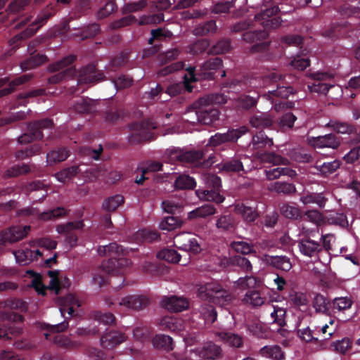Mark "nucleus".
Segmentation results:
<instances>
[{
  "instance_id": "nucleus-46",
  "label": "nucleus",
  "mask_w": 360,
  "mask_h": 360,
  "mask_svg": "<svg viewBox=\"0 0 360 360\" xmlns=\"http://www.w3.org/2000/svg\"><path fill=\"white\" fill-rule=\"evenodd\" d=\"M257 279L254 276H245L238 278L235 282V286L242 290L254 288L258 285Z\"/></svg>"
},
{
  "instance_id": "nucleus-49",
  "label": "nucleus",
  "mask_w": 360,
  "mask_h": 360,
  "mask_svg": "<svg viewBox=\"0 0 360 360\" xmlns=\"http://www.w3.org/2000/svg\"><path fill=\"white\" fill-rule=\"evenodd\" d=\"M272 122L271 117L265 113L254 115L250 121V124L256 128L268 127L271 124Z\"/></svg>"
},
{
  "instance_id": "nucleus-12",
  "label": "nucleus",
  "mask_w": 360,
  "mask_h": 360,
  "mask_svg": "<svg viewBox=\"0 0 360 360\" xmlns=\"http://www.w3.org/2000/svg\"><path fill=\"white\" fill-rule=\"evenodd\" d=\"M195 68H189L187 69V73L184 76V82L182 83H177L170 85L166 94L169 96H174L182 93L184 91L188 92L192 91L193 86L190 84L191 82L196 81V77L194 74Z\"/></svg>"
},
{
  "instance_id": "nucleus-15",
  "label": "nucleus",
  "mask_w": 360,
  "mask_h": 360,
  "mask_svg": "<svg viewBox=\"0 0 360 360\" xmlns=\"http://www.w3.org/2000/svg\"><path fill=\"white\" fill-rule=\"evenodd\" d=\"M278 11V8L277 6L266 9L263 13L256 15L255 17V20L259 22L265 30L276 28L281 24V20L279 18H271V16L276 14Z\"/></svg>"
},
{
  "instance_id": "nucleus-31",
  "label": "nucleus",
  "mask_w": 360,
  "mask_h": 360,
  "mask_svg": "<svg viewBox=\"0 0 360 360\" xmlns=\"http://www.w3.org/2000/svg\"><path fill=\"white\" fill-rule=\"evenodd\" d=\"M234 210L237 214H240L244 220L248 222L253 221L257 217V213L255 207L241 203L236 204Z\"/></svg>"
},
{
  "instance_id": "nucleus-32",
  "label": "nucleus",
  "mask_w": 360,
  "mask_h": 360,
  "mask_svg": "<svg viewBox=\"0 0 360 360\" xmlns=\"http://www.w3.org/2000/svg\"><path fill=\"white\" fill-rule=\"evenodd\" d=\"M221 66V60L219 58H214L205 63L200 68V76L203 79H210L213 77L212 70Z\"/></svg>"
},
{
  "instance_id": "nucleus-16",
  "label": "nucleus",
  "mask_w": 360,
  "mask_h": 360,
  "mask_svg": "<svg viewBox=\"0 0 360 360\" xmlns=\"http://www.w3.org/2000/svg\"><path fill=\"white\" fill-rule=\"evenodd\" d=\"M308 143L310 146L314 148H331L333 149L337 148L340 144V140L332 134L317 137H309Z\"/></svg>"
},
{
  "instance_id": "nucleus-18",
  "label": "nucleus",
  "mask_w": 360,
  "mask_h": 360,
  "mask_svg": "<svg viewBox=\"0 0 360 360\" xmlns=\"http://www.w3.org/2000/svg\"><path fill=\"white\" fill-rule=\"evenodd\" d=\"M155 128L156 124L152 121L135 124L132 127V136L139 141L148 140L151 138L150 131Z\"/></svg>"
},
{
  "instance_id": "nucleus-29",
  "label": "nucleus",
  "mask_w": 360,
  "mask_h": 360,
  "mask_svg": "<svg viewBox=\"0 0 360 360\" xmlns=\"http://www.w3.org/2000/svg\"><path fill=\"white\" fill-rule=\"evenodd\" d=\"M216 212L215 208L210 205H205L191 211L188 213V219L190 220H197L206 218L213 215Z\"/></svg>"
},
{
  "instance_id": "nucleus-11",
  "label": "nucleus",
  "mask_w": 360,
  "mask_h": 360,
  "mask_svg": "<svg viewBox=\"0 0 360 360\" xmlns=\"http://www.w3.org/2000/svg\"><path fill=\"white\" fill-rule=\"evenodd\" d=\"M51 126L52 122L48 119L30 124L28 127V132L20 136L18 141L20 143H27L34 139H41L42 137L41 130L51 127Z\"/></svg>"
},
{
  "instance_id": "nucleus-35",
  "label": "nucleus",
  "mask_w": 360,
  "mask_h": 360,
  "mask_svg": "<svg viewBox=\"0 0 360 360\" xmlns=\"http://www.w3.org/2000/svg\"><path fill=\"white\" fill-rule=\"evenodd\" d=\"M282 78L283 76L281 75L273 72L265 75L261 81H259L258 84H255L257 82L256 79H253L251 84H254V86L257 88H265L269 86L271 84H277Z\"/></svg>"
},
{
  "instance_id": "nucleus-36",
  "label": "nucleus",
  "mask_w": 360,
  "mask_h": 360,
  "mask_svg": "<svg viewBox=\"0 0 360 360\" xmlns=\"http://www.w3.org/2000/svg\"><path fill=\"white\" fill-rule=\"evenodd\" d=\"M182 226V221L176 217L169 216L163 218L158 227L162 231H171Z\"/></svg>"
},
{
  "instance_id": "nucleus-13",
  "label": "nucleus",
  "mask_w": 360,
  "mask_h": 360,
  "mask_svg": "<svg viewBox=\"0 0 360 360\" xmlns=\"http://www.w3.org/2000/svg\"><path fill=\"white\" fill-rule=\"evenodd\" d=\"M30 231V226H16L0 233V243H14L25 238Z\"/></svg>"
},
{
  "instance_id": "nucleus-41",
  "label": "nucleus",
  "mask_w": 360,
  "mask_h": 360,
  "mask_svg": "<svg viewBox=\"0 0 360 360\" xmlns=\"http://www.w3.org/2000/svg\"><path fill=\"white\" fill-rule=\"evenodd\" d=\"M124 202V198L120 195H115L105 199L102 205L104 210L108 212H113Z\"/></svg>"
},
{
  "instance_id": "nucleus-44",
  "label": "nucleus",
  "mask_w": 360,
  "mask_h": 360,
  "mask_svg": "<svg viewBox=\"0 0 360 360\" xmlns=\"http://www.w3.org/2000/svg\"><path fill=\"white\" fill-rule=\"evenodd\" d=\"M301 202L304 205L316 204L323 207L326 202L325 197L321 193H311L301 197Z\"/></svg>"
},
{
  "instance_id": "nucleus-52",
  "label": "nucleus",
  "mask_w": 360,
  "mask_h": 360,
  "mask_svg": "<svg viewBox=\"0 0 360 360\" xmlns=\"http://www.w3.org/2000/svg\"><path fill=\"white\" fill-rule=\"evenodd\" d=\"M195 186V181L194 179L188 175H180L175 181V187L178 189H190Z\"/></svg>"
},
{
  "instance_id": "nucleus-56",
  "label": "nucleus",
  "mask_w": 360,
  "mask_h": 360,
  "mask_svg": "<svg viewBox=\"0 0 360 360\" xmlns=\"http://www.w3.org/2000/svg\"><path fill=\"white\" fill-rule=\"evenodd\" d=\"M277 89L268 91V94H265L269 98L271 96H278L281 98H287L290 94L293 93L292 89L290 86H280L276 84Z\"/></svg>"
},
{
  "instance_id": "nucleus-34",
  "label": "nucleus",
  "mask_w": 360,
  "mask_h": 360,
  "mask_svg": "<svg viewBox=\"0 0 360 360\" xmlns=\"http://www.w3.org/2000/svg\"><path fill=\"white\" fill-rule=\"evenodd\" d=\"M256 156L262 162L270 163L274 165H286L288 164V160L286 158H282L281 155L274 153H257Z\"/></svg>"
},
{
  "instance_id": "nucleus-43",
  "label": "nucleus",
  "mask_w": 360,
  "mask_h": 360,
  "mask_svg": "<svg viewBox=\"0 0 360 360\" xmlns=\"http://www.w3.org/2000/svg\"><path fill=\"white\" fill-rule=\"evenodd\" d=\"M269 190L276 193L290 194L295 191L293 184L285 182H274L269 186Z\"/></svg>"
},
{
  "instance_id": "nucleus-42",
  "label": "nucleus",
  "mask_w": 360,
  "mask_h": 360,
  "mask_svg": "<svg viewBox=\"0 0 360 360\" xmlns=\"http://www.w3.org/2000/svg\"><path fill=\"white\" fill-rule=\"evenodd\" d=\"M326 224L339 226L342 228H347L349 222L345 214L343 213H332L326 217Z\"/></svg>"
},
{
  "instance_id": "nucleus-19",
  "label": "nucleus",
  "mask_w": 360,
  "mask_h": 360,
  "mask_svg": "<svg viewBox=\"0 0 360 360\" xmlns=\"http://www.w3.org/2000/svg\"><path fill=\"white\" fill-rule=\"evenodd\" d=\"M162 307L171 311H181L188 307V300L183 297H165L162 300Z\"/></svg>"
},
{
  "instance_id": "nucleus-57",
  "label": "nucleus",
  "mask_w": 360,
  "mask_h": 360,
  "mask_svg": "<svg viewBox=\"0 0 360 360\" xmlns=\"http://www.w3.org/2000/svg\"><path fill=\"white\" fill-rule=\"evenodd\" d=\"M280 210L281 214L288 219H296L301 217V212L299 208L293 205L288 204L283 205Z\"/></svg>"
},
{
  "instance_id": "nucleus-1",
  "label": "nucleus",
  "mask_w": 360,
  "mask_h": 360,
  "mask_svg": "<svg viewBox=\"0 0 360 360\" xmlns=\"http://www.w3.org/2000/svg\"><path fill=\"white\" fill-rule=\"evenodd\" d=\"M97 251L100 255H108L110 258L103 262L100 268L92 273V283L101 287L107 283L105 275L109 274L111 275L110 283L115 288H122L125 281L124 269L131 264V261L125 257L128 251L115 243L99 246Z\"/></svg>"
},
{
  "instance_id": "nucleus-50",
  "label": "nucleus",
  "mask_w": 360,
  "mask_h": 360,
  "mask_svg": "<svg viewBox=\"0 0 360 360\" xmlns=\"http://www.w3.org/2000/svg\"><path fill=\"white\" fill-rule=\"evenodd\" d=\"M199 311L206 323H212L217 319V312L212 305L203 304Z\"/></svg>"
},
{
  "instance_id": "nucleus-39",
  "label": "nucleus",
  "mask_w": 360,
  "mask_h": 360,
  "mask_svg": "<svg viewBox=\"0 0 360 360\" xmlns=\"http://www.w3.org/2000/svg\"><path fill=\"white\" fill-rule=\"evenodd\" d=\"M218 169L221 172H238L243 170V163L238 160H230L218 165Z\"/></svg>"
},
{
  "instance_id": "nucleus-8",
  "label": "nucleus",
  "mask_w": 360,
  "mask_h": 360,
  "mask_svg": "<svg viewBox=\"0 0 360 360\" xmlns=\"http://www.w3.org/2000/svg\"><path fill=\"white\" fill-rule=\"evenodd\" d=\"M175 245L181 250L196 254L201 250L197 237L191 233L183 232L174 237Z\"/></svg>"
},
{
  "instance_id": "nucleus-25",
  "label": "nucleus",
  "mask_w": 360,
  "mask_h": 360,
  "mask_svg": "<svg viewBox=\"0 0 360 360\" xmlns=\"http://www.w3.org/2000/svg\"><path fill=\"white\" fill-rule=\"evenodd\" d=\"M96 101L88 98L76 97L72 101L74 110L79 113L94 112L96 110Z\"/></svg>"
},
{
  "instance_id": "nucleus-27",
  "label": "nucleus",
  "mask_w": 360,
  "mask_h": 360,
  "mask_svg": "<svg viewBox=\"0 0 360 360\" xmlns=\"http://www.w3.org/2000/svg\"><path fill=\"white\" fill-rule=\"evenodd\" d=\"M269 310L270 311V317L271 323H277L279 326H283L285 325V309L283 307H280L277 304L267 305Z\"/></svg>"
},
{
  "instance_id": "nucleus-2",
  "label": "nucleus",
  "mask_w": 360,
  "mask_h": 360,
  "mask_svg": "<svg viewBox=\"0 0 360 360\" xmlns=\"http://www.w3.org/2000/svg\"><path fill=\"white\" fill-rule=\"evenodd\" d=\"M75 60V56H69L65 57L62 60L58 61L49 67L51 72H59L49 79V83L56 84L65 77L77 75V83L81 84H91L102 81L104 78L103 73L97 72L93 65H89L76 74V70L72 68L71 64Z\"/></svg>"
},
{
  "instance_id": "nucleus-7",
  "label": "nucleus",
  "mask_w": 360,
  "mask_h": 360,
  "mask_svg": "<svg viewBox=\"0 0 360 360\" xmlns=\"http://www.w3.org/2000/svg\"><path fill=\"white\" fill-rule=\"evenodd\" d=\"M205 181L210 190H197L196 194L198 198L203 200L213 201L217 203H221L224 198L219 193L221 187V179L219 176L214 174H205Z\"/></svg>"
},
{
  "instance_id": "nucleus-58",
  "label": "nucleus",
  "mask_w": 360,
  "mask_h": 360,
  "mask_svg": "<svg viewBox=\"0 0 360 360\" xmlns=\"http://www.w3.org/2000/svg\"><path fill=\"white\" fill-rule=\"evenodd\" d=\"M77 172V167H71L61 170L60 172L56 173L55 176L58 181L65 183L75 176Z\"/></svg>"
},
{
  "instance_id": "nucleus-59",
  "label": "nucleus",
  "mask_w": 360,
  "mask_h": 360,
  "mask_svg": "<svg viewBox=\"0 0 360 360\" xmlns=\"http://www.w3.org/2000/svg\"><path fill=\"white\" fill-rule=\"evenodd\" d=\"M34 243V245L37 248L41 250L44 253L45 251H49L55 249L57 246V243L55 240H51L50 238H44L37 240L31 241Z\"/></svg>"
},
{
  "instance_id": "nucleus-17",
  "label": "nucleus",
  "mask_w": 360,
  "mask_h": 360,
  "mask_svg": "<svg viewBox=\"0 0 360 360\" xmlns=\"http://www.w3.org/2000/svg\"><path fill=\"white\" fill-rule=\"evenodd\" d=\"M127 339L124 333L117 330L105 332L101 338V345L106 349H112L124 342Z\"/></svg>"
},
{
  "instance_id": "nucleus-40",
  "label": "nucleus",
  "mask_w": 360,
  "mask_h": 360,
  "mask_svg": "<svg viewBox=\"0 0 360 360\" xmlns=\"http://www.w3.org/2000/svg\"><path fill=\"white\" fill-rule=\"evenodd\" d=\"M153 345L156 348L163 349L167 351L173 349L172 338L165 335H156L153 339Z\"/></svg>"
},
{
  "instance_id": "nucleus-53",
  "label": "nucleus",
  "mask_w": 360,
  "mask_h": 360,
  "mask_svg": "<svg viewBox=\"0 0 360 360\" xmlns=\"http://www.w3.org/2000/svg\"><path fill=\"white\" fill-rule=\"evenodd\" d=\"M27 274L30 275L31 278V285L35 289L39 295H44L46 290L48 288L42 283L41 276L37 274L32 271H28Z\"/></svg>"
},
{
  "instance_id": "nucleus-37",
  "label": "nucleus",
  "mask_w": 360,
  "mask_h": 360,
  "mask_svg": "<svg viewBox=\"0 0 360 360\" xmlns=\"http://www.w3.org/2000/svg\"><path fill=\"white\" fill-rule=\"evenodd\" d=\"M243 302L252 307H259L264 304L265 297L258 290L248 291L243 297Z\"/></svg>"
},
{
  "instance_id": "nucleus-26",
  "label": "nucleus",
  "mask_w": 360,
  "mask_h": 360,
  "mask_svg": "<svg viewBox=\"0 0 360 360\" xmlns=\"http://www.w3.org/2000/svg\"><path fill=\"white\" fill-rule=\"evenodd\" d=\"M163 329H167L174 332H180L185 329L184 321L176 316H165L160 322Z\"/></svg>"
},
{
  "instance_id": "nucleus-62",
  "label": "nucleus",
  "mask_w": 360,
  "mask_h": 360,
  "mask_svg": "<svg viewBox=\"0 0 360 360\" xmlns=\"http://www.w3.org/2000/svg\"><path fill=\"white\" fill-rule=\"evenodd\" d=\"M352 304V301L349 297H340L333 300V309L339 311H345L349 309Z\"/></svg>"
},
{
  "instance_id": "nucleus-48",
  "label": "nucleus",
  "mask_w": 360,
  "mask_h": 360,
  "mask_svg": "<svg viewBox=\"0 0 360 360\" xmlns=\"http://www.w3.org/2000/svg\"><path fill=\"white\" fill-rule=\"evenodd\" d=\"M326 127L340 134H350L353 130L351 125L337 120H330Z\"/></svg>"
},
{
  "instance_id": "nucleus-4",
  "label": "nucleus",
  "mask_w": 360,
  "mask_h": 360,
  "mask_svg": "<svg viewBox=\"0 0 360 360\" xmlns=\"http://www.w3.org/2000/svg\"><path fill=\"white\" fill-rule=\"evenodd\" d=\"M195 105H196V108H198V110H191L187 112L186 115L187 116L186 120L188 122L191 123L197 122L202 124L209 125L218 120L219 112L217 109L214 108L212 106H210L208 103L201 105L200 103V100Z\"/></svg>"
},
{
  "instance_id": "nucleus-61",
  "label": "nucleus",
  "mask_w": 360,
  "mask_h": 360,
  "mask_svg": "<svg viewBox=\"0 0 360 360\" xmlns=\"http://www.w3.org/2000/svg\"><path fill=\"white\" fill-rule=\"evenodd\" d=\"M93 317L98 323H103L104 325H111L115 322V317L112 313H101L99 311H95L93 314Z\"/></svg>"
},
{
  "instance_id": "nucleus-54",
  "label": "nucleus",
  "mask_w": 360,
  "mask_h": 360,
  "mask_svg": "<svg viewBox=\"0 0 360 360\" xmlns=\"http://www.w3.org/2000/svg\"><path fill=\"white\" fill-rule=\"evenodd\" d=\"M40 326L42 330H46L44 335L48 339L51 334L65 330L68 327V323L65 322L53 325L40 323Z\"/></svg>"
},
{
  "instance_id": "nucleus-47",
  "label": "nucleus",
  "mask_w": 360,
  "mask_h": 360,
  "mask_svg": "<svg viewBox=\"0 0 360 360\" xmlns=\"http://www.w3.org/2000/svg\"><path fill=\"white\" fill-rule=\"evenodd\" d=\"M252 146L255 149L262 148L273 145L272 139H269L263 131H259L252 138Z\"/></svg>"
},
{
  "instance_id": "nucleus-14",
  "label": "nucleus",
  "mask_w": 360,
  "mask_h": 360,
  "mask_svg": "<svg viewBox=\"0 0 360 360\" xmlns=\"http://www.w3.org/2000/svg\"><path fill=\"white\" fill-rule=\"evenodd\" d=\"M119 305L129 310H141L149 303L148 298L143 295H129L122 297L119 300Z\"/></svg>"
},
{
  "instance_id": "nucleus-9",
  "label": "nucleus",
  "mask_w": 360,
  "mask_h": 360,
  "mask_svg": "<svg viewBox=\"0 0 360 360\" xmlns=\"http://www.w3.org/2000/svg\"><path fill=\"white\" fill-rule=\"evenodd\" d=\"M167 155L170 161L179 160L182 162H188L198 165L201 163L202 153L200 151H183L179 148H171L167 150Z\"/></svg>"
},
{
  "instance_id": "nucleus-5",
  "label": "nucleus",
  "mask_w": 360,
  "mask_h": 360,
  "mask_svg": "<svg viewBox=\"0 0 360 360\" xmlns=\"http://www.w3.org/2000/svg\"><path fill=\"white\" fill-rule=\"evenodd\" d=\"M16 262L20 265H27L39 258L44 260L46 265L49 266L52 262H56V255L53 257L45 259L44 257V252L37 248L34 243H30L29 246L22 248L20 250L13 252Z\"/></svg>"
},
{
  "instance_id": "nucleus-30",
  "label": "nucleus",
  "mask_w": 360,
  "mask_h": 360,
  "mask_svg": "<svg viewBox=\"0 0 360 360\" xmlns=\"http://www.w3.org/2000/svg\"><path fill=\"white\" fill-rule=\"evenodd\" d=\"M266 261L272 266L285 271H289L292 267L290 259L285 256H268Z\"/></svg>"
},
{
  "instance_id": "nucleus-55",
  "label": "nucleus",
  "mask_w": 360,
  "mask_h": 360,
  "mask_svg": "<svg viewBox=\"0 0 360 360\" xmlns=\"http://www.w3.org/2000/svg\"><path fill=\"white\" fill-rule=\"evenodd\" d=\"M46 60V56L44 55H36L30 57L28 60L21 64V68L26 70L33 68L37 65L44 63Z\"/></svg>"
},
{
  "instance_id": "nucleus-6",
  "label": "nucleus",
  "mask_w": 360,
  "mask_h": 360,
  "mask_svg": "<svg viewBox=\"0 0 360 360\" xmlns=\"http://www.w3.org/2000/svg\"><path fill=\"white\" fill-rule=\"evenodd\" d=\"M21 315L15 313L0 311V338H10L9 335H18L22 328Z\"/></svg>"
},
{
  "instance_id": "nucleus-22",
  "label": "nucleus",
  "mask_w": 360,
  "mask_h": 360,
  "mask_svg": "<svg viewBox=\"0 0 360 360\" xmlns=\"http://www.w3.org/2000/svg\"><path fill=\"white\" fill-rule=\"evenodd\" d=\"M298 247L300 252L303 255L309 257L316 256L322 249L319 242L310 238L302 239L298 243Z\"/></svg>"
},
{
  "instance_id": "nucleus-10",
  "label": "nucleus",
  "mask_w": 360,
  "mask_h": 360,
  "mask_svg": "<svg viewBox=\"0 0 360 360\" xmlns=\"http://www.w3.org/2000/svg\"><path fill=\"white\" fill-rule=\"evenodd\" d=\"M247 131V127L243 126L238 129H229L226 133H217L211 136L209 140V144L212 146H217L228 142H236Z\"/></svg>"
},
{
  "instance_id": "nucleus-20",
  "label": "nucleus",
  "mask_w": 360,
  "mask_h": 360,
  "mask_svg": "<svg viewBox=\"0 0 360 360\" xmlns=\"http://www.w3.org/2000/svg\"><path fill=\"white\" fill-rule=\"evenodd\" d=\"M58 304L62 316H65V314L67 313L70 316H72L75 310L80 307V302L75 295L70 294L60 298L58 300Z\"/></svg>"
},
{
  "instance_id": "nucleus-33",
  "label": "nucleus",
  "mask_w": 360,
  "mask_h": 360,
  "mask_svg": "<svg viewBox=\"0 0 360 360\" xmlns=\"http://www.w3.org/2000/svg\"><path fill=\"white\" fill-rule=\"evenodd\" d=\"M159 238V234L155 231L149 229H141L133 236V241L136 243L152 242Z\"/></svg>"
},
{
  "instance_id": "nucleus-60",
  "label": "nucleus",
  "mask_w": 360,
  "mask_h": 360,
  "mask_svg": "<svg viewBox=\"0 0 360 360\" xmlns=\"http://www.w3.org/2000/svg\"><path fill=\"white\" fill-rule=\"evenodd\" d=\"M231 247L238 253L247 255L253 252V246L245 241H233L231 243Z\"/></svg>"
},
{
  "instance_id": "nucleus-38",
  "label": "nucleus",
  "mask_w": 360,
  "mask_h": 360,
  "mask_svg": "<svg viewBox=\"0 0 360 360\" xmlns=\"http://www.w3.org/2000/svg\"><path fill=\"white\" fill-rule=\"evenodd\" d=\"M219 340L224 342L229 346L240 347L243 345V340L238 335L221 332L217 334Z\"/></svg>"
},
{
  "instance_id": "nucleus-63",
  "label": "nucleus",
  "mask_w": 360,
  "mask_h": 360,
  "mask_svg": "<svg viewBox=\"0 0 360 360\" xmlns=\"http://www.w3.org/2000/svg\"><path fill=\"white\" fill-rule=\"evenodd\" d=\"M328 302L323 295H316L313 301L315 310L321 313H326L328 310Z\"/></svg>"
},
{
  "instance_id": "nucleus-45",
  "label": "nucleus",
  "mask_w": 360,
  "mask_h": 360,
  "mask_svg": "<svg viewBox=\"0 0 360 360\" xmlns=\"http://www.w3.org/2000/svg\"><path fill=\"white\" fill-rule=\"evenodd\" d=\"M180 255L174 249L165 248L158 253V257L170 263H177L180 260Z\"/></svg>"
},
{
  "instance_id": "nucleus-64",
  "label": "nucleus",
  "mask_w": 360,
  "mask_h": 360,
  "mask_svg": "<svg viewBox=\"0 0 360 360\" xmlns=\"http://www.w3.org/2000/svg\"><path fill=\"white\" fill-rule=\"evenodd\" d=\"M307 219L317 226L326 224V217H324L321 213L317 210H310L305 213Z\"/></svg>"
},
{
  "instance_id": "nucleus-28",
  "label": "nucleus",
  "mask_w": 360,
  "mask_h": 360,
  "mask_svg": "<svg viewBox=\"0 0 360 360\" xmlns=\"http://www.w3.org/2000/svg\"><path fill=\"white\" fill-rule=\"evenodd\" d=\"M262 356L271 360H283L285 355L281 348L278 345H266L259 350Z\"/></svg>"
},
{
  "instance_id": "nucleus-21",
  "label": "nucleus",
  "mask_w": 360,
  "mask_h": 360,
  "mask_svg": "<svg viewBox=\"0 0 360 360\" xmlns=\"http://www.w3.org/2000/svg\"><path fill=\"white\" fill-rule=\"evenodd\" d=\"M191 354H195V357H203L214 359L221 353V349L214 343L209 342L203 345L200 348L191 349Z\"/></svg>"
},
{
  "instance_id": "nucleus-24",
  "label": "nucleus",
  "mask_w": 360,
  "mask_h": 360,
  "mask_svg": "<svg viewBox=\"0 0 360 360\" xmlns=\"http://www.w3.org/2000/svg\"><path fill=\"white\" fill-rule=\"evenodd\" d=\"M51 14H44L42 16L39 17L34 22H32L29 27L23 32L15 35L9 41L11 46L15 44L20 39L32 35L41 27L43 23L49 18Z\"/></svg>"
},
{
  "instance_id": "nucleus-3",
  "label": "nucleus",
  "mask_w": 360,
  "mask_h": 360,
  "mask_svg": "<svg viewBox=\"0 0 360 360\" xmlns=\"http://www.w3.org/2000/svg\"><path fill=\"white\" fill-rule=\"evenodd\" d=\"M198 296L204 300L212 302L221 307L231 304L233 296L216 282H210L200 285L198 288Z\"/></svg>"
},
{
  "instance_id": "nucleus-51",
  "label": "nucleus",
  "mask_w": 360,
  "mask_h": 360,
  "mask_svg": "<svg viewBox=\"0 0 360 360\" xmlns=\"http://www.w3.org/2000/svg\"><path fill=\"white\" fill-rule=\"evenodd\" d=\"M69 156L68 151L65 148L53 150L47 154V162L49 164L64 161Z\"/></svg>"
},
{
  "instance_id": "nucleus-23",
  "label": "nucleus",
  "mask_w": 360,
  "mask_h": 360,
  "mask_svg": "<svg viewBox=\"0 0 360 360\" xmlns=\"http://www.w3.org/2000/svg\"><path fill=\"white\" fill-rule=\"evenodd\" d=\"M48 276L50 278L49 288L56 294L61 288L70 285L69 280L60 271H49Z\"/></svg>"
}]
</instances>
